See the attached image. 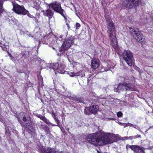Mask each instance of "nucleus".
<instances>
[{"label": "nucleus", "instance_id": "obj_24", "mask_svg": "<svg viewBox=\"0 0 153 153\" xmlns=\"http://www.w3.org/2000/svg\"><path fill=\"white\" fill-rule=\"evenodd\" d=\"M0 47L2 48V50L4 51H7L8 46L2 43H0Z\"/></svg>", "mask_w": 153, "mask_h": 153}, {"label": "nucleus", "instance_id": "obj_14", "mask_svg": "<svg viewBox=\"0 0 153 153\" xmlns=\"http://www.w3.org/2000/svg\"><path fill=\"white\" fill-rule=\"evenodd\" d=\"M109 38L111 41V43L112 47L114 49H117L118 47V45L116 37L113 35L112 36L109 37Z\"/></svg>", "mask_w": 153, "mask_h": 153}, {"label": "nucleus", "instance_id": "obj_33", "mask_svg": "<svg viewBox=\"0 0 153 153\" xmlns=\"http://www.w3.org/2000/svg\"><path fill=\"white\" fill-rule=\"evenodd\" d=\"M27 12L25 14V15H27L30 18H33V16L31 15L30 13H29L28 11L27 10Z\"/></svg>", "mask_w": 153, "mask_h": 153}, {"label": "nucleus", "instance_id": "obj_26", "mask_svg": "<svg viewBox=\"0 0 153 153\" xmlns=\"http://www.w3.org/2000/svg\"><path fill=\"white\" fill-rule=\"evenodd\" d=\"M84 113L86 115H90L91 114V112L89 110V108L88 107H85L84 109Z\"/></svg>", "mask_w": 153, "mask_h": 153}, {"label": "nucleus", "instance_id": "obj_29", "mask_svg": "<svg viewBox=\"0 0 153 153\" xmlns=\"http://www.w3.org/2000/svg\"><path fill=\"white\" fill-rule=\"evenodd\" d=\"M134 145H130L128 144L126 145V148L127 150L128 148H129L131 149L133 151L134 146Z\"/></svg>", "mask_w": 153, "mask_h": 153}, {"label": "nucleus", "instance_id": "obj_34", "mask_svg": "<svg viewBox=\"0 0 153 153\" xmlns=\"http://www.w3.org/2000/svg\"><path fill=\"white\" fill-rule=\"evenodd\" d=\"M36 116L39 117V118H40L41 120H42V118L44 117V116H43L42 115L39 114H36Z\"/></svg>", "mask_w": 153, "mask_h": 153}, {"label": "nucleus", "instance_id": "obj_47", "mask_svg": "<svg viewBox=\"0 0 153 153\" xmlns=\"http://www.w3.org/2000/svg\"><path fill=\"white\" fill-rule=\"evenodd\" d=\"M120 123V124H122V123Z\"/></svg>", "mask_w": 153, "mask_h": 153}, {"label": "nucleus", "instance_id": "obj_42", "mask_svg": "<svg viewBox=\"0 0 153 153\" xmlns=\"http://www.w3.org/2000/svg\"><path fill=\"white\" fill-rule=\"evenodd\" d=\"M17 72L19 73H22V71L20 70H18Z\"/></svg>", "mask_w": 153, "mask_h": 153}, {"label": "nucleus", "instance_id": "obj_36", "mask_svg": "<svg viewBox=\"0 0 153 153\" xmlns=\"http://www.w3.org/2000/svg\"><path fill=\"white\" fill-rule=\"evenodd\" d=\"M80 24L78 23H76L75 25L76 28V29H77L80 27Z\"/></svg>", "mask_w": 153, "mask_h": 153}, {"label": "nucleus", "instance_id": "obj_30", "mask_svg": "<svg viewBox=\"0 0 153 153\" xmlns=\"http://www.w3.org/2000/svg\"><path fill=\"white\" fill-rule=\"evenodd\" d=\"M141 137V135H140L138 134L136 135L131 136L130 138L132 139L137 138H140Z\"/></svg>", "mask_w": 153, "mask_h": 153}, {"label": "nucleus", "instance_id": "obj_37", "mask_svg": "<svg viewBox=\"0 0 153 153\" xmlns=\"http://www.w3.org/2000/svg\"><path fill=\"white\" fill-rule=\"evenodd\" d=\"M131 137V136H130L129 137H123V140H128V139L131 140V138H130Z\"/></svg>", "mask_w": 153, "mask_h": 153}, {"label": "nucleus", "instance_id": "obj_44", "mask_svg": "<svg viewBox=\"0 0 153 153\" xmlns=\"http://www.w3.org/2000/svg\"><path fill=\"white\" fill-rule=\"evenodd\" d=\"M39 29V28H38V27H37V28H36V29Z\"/></svg>", "mask_w": 153, "mask_h": 153}, {"label": "nucleus", "instance_id": "obj_28", "mask_svg": "<svg viewBox=\"0 0 153 153\" xmlns=\"http://www.w3.org/2000/svg\"><path fill=\"white\" fill-rule=\"evenodd\" d=\"M33 7L35 8L36 10H38L39 9V5L36 2H33Z\"/></svg>", "mask_w": 153, "mask_h": 153}, {"label": "nucleus", "instance_id": "obj_10", "mask_svg": "<svg viewBox=\"0 0 153 153\" xmlns=\"http://www.w3.org/2000/svg\"><path fill=\"white\" fill-rule=\"evenodd\" d=\"M107 22L108 24L107 27L108 33L109 34V36H112L113 35V33L115 30L113 22L110 19L107 20Z\"/></svg>", "mask_w": 153, "mask_h": 153}, {"label": "nucleus", "instance_id": "obj_45", "mask_svg": "<svg viewBox=\"0 0 153 153\" xmlns=\"http://www.w3.org/2000/svg\"><path fill=\"white\" fill-rule=\"evenodd\" d=\"M68 60L69 61H70V60H69V58H68Z\"/></svg>", "mask_w": 153, "mask_h": 153}, {"label": "nucleus", "instance_id": "obj_16", "mask_svg": "<svg viewBox=\"0 0 153 153\" xmlns=\"http://www.w3.org/2000/svg\"><path fill=\"white\" fill-rule=\"evenodd\" d=\"M99 60L95 58L91 60V64L92 68L95 69L97 68L99 66Z\"/></svg>", "mask_w": 153, "mask_h": 153}, {"label": "nucleus", "instance_id": "obj_22", "mask_svg": "<svg viewBox=\"0 0 153 153\" xmlns=\"http://www.w3.org/2000/svg\"><path fill=\"white\" fill-rule=\"evenodd\" d=\"M65 67V66L64 65H62L60 64V65H59L58 67V69H57V72L61 74H64L65 72V71L64 70V69Z\"/></svg>", "mask_w": 153, "mask_h": 153}, {"label": "nucleus", "instance_id": "obj_21", "mask_svg": "<svg viewBox=\"0 0 153 153\" xmlns=\"http://www.w3.org/2000/svg\"><path fill=\"white\" fill-rule=\"evenodd\" d=\"M68 97L70 99L76 100L77 102H82L83 100L82 98L81 97H77L75 95H73L72 97L71 96V95H70V96L68 95Z\"/></svg>", "mask_w": 153, "mask_h": 153}, {"label": "nucleus", "instance_id": "obj_12", "mask_svg": "<svg viewBox=\"0 0 153 153\" xmlns=\"http://www.w3.org/2000/svg\"><path fill=\"white\" fill-rule=\"evenodd\" d=\"M31 50V48L28 47L25 48L24 50L22 51L20 54V55L22 56L21 58L22 57L27 58L31 54L30 52Z\"/></svg>", "mask_w": 153, "mask_h": 153}, {"label": "nucleus", "instance_id": "obj_4", "mask_svg": "<svg viewBox=\"0 0 153 153\" xmlns=\"http://www.w3.org/2000/svg\"><path fill=\"white\" fill-rule=\"evenodd\" d=\"M123 57L124 60L130 66L132 65L133 56L131 52L128 50L124 51L123 53Z\"/></svg>", "mask_w": 153, "mask_h": 153}, {"label": "nucleus", "instance_id": "obj_25", "mask_svg": "<svg viewBox=\"0 0 153 153\" xmlns=\"http://www.w3.org/2000/svg\"><path fill=\"white\" fill-rule=\"evenodd\" d=\"M11 130V128L8 125L6 126L5 128V132L6 134H9Z\"/></svg>", "mask_w": 153, "mask_h": 153}, {"label": "nucleus", "instance_id": "obj_23", "mask_svg": "<svg viewBox=\"0 0 153 153\" xmlns=\"http://www.w3.org/2000/svg\"><path fill=\"white\" fill-rule=\"evenodd\" d=\"M42 120L48 125H51L53 126H56L55 125L53 124L50 123L49 121L45 118V116H44Z\"/></svg>", "mask_w": 153, "mask_h": 153}, {"label": "nucleus", "instance_id": "obj_6", "mask_svg": "<svg viewBox=\"0 0 153 153\" xmlns=\"http://www.w3.org/2000/svg\"><path fill=\"white\" fill-rule=\"evenodd\" d=\"M13 5V10L16 13L23 15H25L27 12L26 10L23 6H20L17 4H14L12 3Z\"/></svg>", "mask_w": 153, "mask_h": 153}, {"label": "nucleus", "instance_id": "obj_11", "mask_svg": "<svg viewBox=\"0 0 153 153\" xmlns=\"http://www.w3.org/2000/svg\"><path fill=\"white\" fill-rule=\"evenodd\" d=\"M40 153H58V152L54 148H45L41 147L39 149Z\"/></svg>", "mask_w": 153, "mask_h": 153}, {"label": "nucleus", "instance_id": "obj_48", "mask_svg": "<svg viewBox=\"0 0 153 153\" xmlns=\"http://www.w3.org/2000/svg\"><path fill=\"white\" fill-rule=\"evenodd\" d=\"M76 15H77V13H76Z\"/></svg>", "mask_w": 153, "mask_h": 153}, {"label": "nucleus", "instance_id": "obj_20", "mask_svg": "<svg viewBox=\"0 0 153 153\" xmlns=\"http://www.w3.org/2000/svg\"><path fill=\"white\" fill-rule=\"evenodd\" d=\"M43 13L44 15L48 16L49 19L51 17H52L53 14V12L51 10L49 9H48L45 11H44Z\"/></svg>", "mask_w": 153, "mask_h": 153}, {"label": "nucleus", "instance_id": "obj_2", "mask_svg": "<svg viewBox=\"0 0 153 153\" xmlns=\"http://www.w3.org/2000/svg\"><path fill=\"white\" fill-rule=\"evenodd\" d=\"M123 83H119L117 87H115L114 91L119 92L121 91H136L134 79L133 76H126L121 78Z\"/></svg>", "mask_w": 153, "mask_h": 153}, {"label": "nucleus", "instance_id": "obj_15", "mask_svg": "<svg viewBox=\"0 0 153 153\" xmlns=\"http://www.w3.org/2000/svg\"><path fill=\"white\" fill-rule=\"evenodd\" d=\"M145 149L138 146L134 145L133 151L134 153H145L144 150Z\"/></svg>", "mask_w": 153, "mask_h": 153}, {"label": "nucleus", "instance_id": "obj_41", "mask_svg": "<svg viewBox=\"0 0 153 153\" xmlns=\"http://www.w3.org/2000/svg\"><path fill=\"white\" fill-rule=\"evenodd\" d=\"M110 69L109 67L106 68H105V71H108Z\"/></svg>", "mask_w": 153, "mask_h": 153}, {"label": "nucleus", "instance_id": "obj_17", "mask_svg": "<svg viewBox=\"0 0 153 153\" xmlns=\"http://www.w3.org/2000/svg\"><path fill=\"white\" fill-rule=\"evenodd\" d=\"M89 110L91 113L95 114L98 111L99 108L97 105H93L90 106L89 108Z\"/></svg>", "mask_w": 153, "mask_h": 153}, {"label": "nucleus", "instance_id": "obj_38", "mask_svg": "<svg viewBox=\"0 0 153 153\" xmlns=\"http://www.w3.org/2000/svg\"><path fill=\"white\" fill-rule=\"evenodd\" d=\"M25 33L28 35L29 36L33 37V36L32 35V34H30L29 32L27 31H26V32Z\"/></svg>", "mask_w": 153, "mask_h": 153}, {"label": "nucleus", "instance_id": "obj_39", "mask_svg": "<svg viewBox=\"0 0 153 153\" xmlns=\"http://www.w3.org/2000/svg\"><path fill=\"white\" fill-rule=\"evenodd\" d=\"M52 116L54 119L57 118L56 117V115H55V114L53 112H52Z\"/></svg>", "mask_w": 153, "mask_h": 153}, {"label": "nucleus", "instance_id": "obj_5", "mask_svg": "<svg viewBox=\"0 0 153 153\" xmlns=\"http://www.w3.org/2000/svg\"><path fill=\"white\" fill-rule=\"evenodd\" d=\"M74 42V41L73 39V37H71L68 39H65L62 44V47L59 48V51L62 52L69 48Z\"/></svg>", "mask_w": 153, "mask_h": 153}, {"label": "nucleus", "instance_id": "obj_13", "mask_svg": "<svg viewBox=\"0 0 153 153\" xmlns=\"http://www.w3.org/2000/svg\"><path fill=\"white\" fill-rule=\"evenodd\" d=\"M70 76L73 77L75 76H79L82 77L85 76L84 72L83 70L79 71V72H76L75 71L74 72H71L69 73Z\"/></svg>", "mask_w": 153, "mask_h": 153}, {"label": "nucleus", "instance_id": "obj_3", "mask_svg": "<svg viewBox=\"0 0 153 153\" xmlns=\"http://www.w3.org/2000/svg\"><path fill=\"white\" fill-rule=\"evenodd\" d=\"M129 30L130 34L137 41L141 43L144 42L145 40L144 37L138 28L131 27L129 28Z\"/></svg>", "mask_w": 153, "mask_h": 153}, {"label": "nucleus", "instance_id": "obj_35", "mask_svg": "<svg viewBox=\"0 0 153 153\" xmlns=\"http://www.w3.org/2000/svg\"><path fill=\"white\" fill-rule=\"evenodd\" d=\"M55 120V121L56 122L57 125H56L55 126H59V125L60 122L59 120H58L57 118L54 119Z\"/></svg>", "mask_w": 153, "mask_h": 153}, {"label": "nucleus", "instance_id": "obj_32", "mask_svg": "<svg viewBox=\"0 0 153 153\" xmlns=\"http://www.w3.org/2000/svg\"><path fill=\"white\" fill-rule=\"evenodd\" d=\"M123 113L121 111H119L117 113V116L118 117H121L122 116Z\"/></svg>", "mask_w": 153, "mask_h": 153}, {"label": "nucleus", "instance_id": "obj_46", "mask_svg": "<svg viewBox=\"0 0 153 153\" xmlns=\"http://www.w3.org/2000/svg\"><path fill=\"white\" fill-rule=\"evenodd\" d=\"M127 126V125H126V126H125V127H126V126Z\"/></svg>", "mask_w": 153, "mask_h": 153}, {"label": "nucleus", "instance_id": "obj_8", "mask_svg": "<svg viewBox=\"0 0 153 153\" xmlns=\"http://www.w3.org/2000/svg\"><path fill=\"white\" fill-rule=\"evenodd\" d=\"M50 8H52L54 10L59 13L65 18V16L63 13V10L61 7L59 3H51L49 5Z\"/></svg>", "mask_w": 153, "mask_h": 153}, {"label": "nucleus", "instance_id": "obj_27", "mask_svg": "<svg viewBox=\"0 0 153 153\" xmlns=\"http://www.w3.org/2000/svg\"><path fill=\"white\" fill-rule=\"evenodd\" d=\"M3 1L2 0H0V14L2 13L3 11Z\"/></svg>", "mask_w": 153, "mask_h": 153}, {"label": "nucleus", "instance_id": "obj_18", "mask_svg": "<svg viewBox=\"0 0 153 153\" xmlns=\"http://www.w3.org/2000/svg\"><path fill=\"white\" fill-rule=\"evenodd\" d=\"M19 116L20 118V119L22 118L23 122H26V121H29V120H30V118L28 115H24L23 113H20L19 115L17 116V117Z\"/></svg>", "mask_w": 153, "mask_h": 153}, {"label": "nucleus", "instance_id": "obj_19", "mask_svg": "<svg viewBox=\"0 0 153 153\" xmlns=\"http://www.w3.org/2000/svg\"><path fill=\"white\" fill-rule=\"evenodd\" d=\"M59 65L58 63H55L48 64V66L50 68L54 70H56L57 71V69H58Z\"/></svg>", "mask_w": 153, "mask_h": 153}, {"label": "nucleus", "instance_id": "obj_9", "mask_svg": "<svg viewBox=\"0 0 153 153\" xmlns=\"http://www.w3.org/2000/svg\"><path fill=\"white\" fill-rule=\"evenodd\" d=\"M18 120L21 126L23 127H26L29 130H31L32 129V123L31 120H29V121H26V122H23L20 119L19 117L18 116L17 117Z\"/></svg>", "mask_w": 153, "mask_h": 153}, {"label": "nucleus", "instance_id": "obj_40", "mask_svg": "<svg viewBox=\"0 0 153 153\" xmlns=\"http://www.w3.org/2000/svg\"><path fill=\"white\" fill-rule=\"evenodd\" d=\"M134 128H136L138 130H140V128H139V127H138V126H136L134 125V126H133Z\"/></svg>", "mask_w": 153, "mask_h": 153}, {"label": "nucleus", "instance_id": "obj_7", "mask_svg": "<svg viewBox=\"0 0 153 153\" xmlns=\"http://www.w3.org/2000/svg\"><path fill=\"white\" fill-rule=\"evenodd\" d=\"M140 0H124L123 5L128 8H132L137 6Z\"/></svg>", "mask_w": 153, "mask_h": 153}, {"label": "nucleus", "instance_id": "obj_43", "mask_svg": "<svg viewBox=\"0 0 153 153\" xmlns=\"http://www.w3.org/2000/svg\"><path fill=\"white\" fill-rule=\"evenodd\" d=\"M134 126V125H133L132 124H129V125H128V126Z\"/></svg>", "mask_w": 153, "mask_h": 153}, {"label": "nucleus", "instance_id": "obj_1", "mask_svg": "<svg viewBox=\"0 0 153 153\" xmlns=\"http://www.w3.org/2000/svg\"><path fill=\"white\" fill-rule=\"evenodd\" d=\"M116 138L115 134L99 132L88 135L86 140L91 144L97 146L112 143L111 140H115Z\"/></svg>", "mask_w": 153, "mask_h": 153}, {"label": "nucleus", "instance_id": "obj_31", "mask_svg": "<svg viewBox=\"0 0 153 153\" xmlns=\"http://www.w3.org/2000/svg\"><path fill=\"white\" fill-rule=\"evenodd\" d=\"M94 102H94V103L96 104H97L98 103H100V99L99 98H97L96 99H94Z\"/></svg>", "mask_w": 153, "mask_h": 153}]
</instances>
